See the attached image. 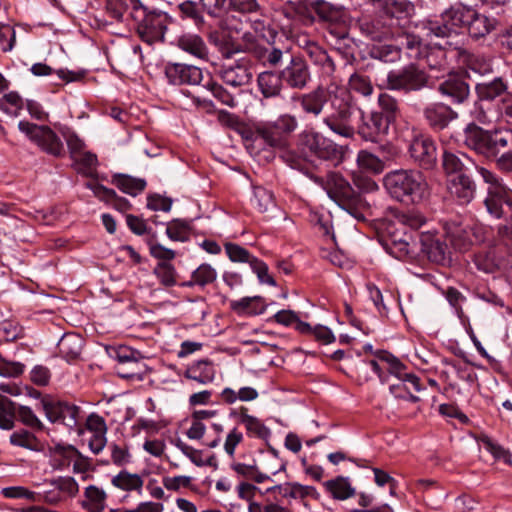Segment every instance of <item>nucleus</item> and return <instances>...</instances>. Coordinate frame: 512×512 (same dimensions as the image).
I'll list each match as a JSON object with an SVG mask.
<instances>
[{
    "label": "nucleus",
    "instance_id": "9d476101",
    "mask_svg": "<svg viewBox=\"0 0 512 512\" xmlns=\"http://www.w3.org/2000/svg\"><path fill=\"white\" fill-rule=\"evenodd\" d=\"M18 128L42 151L55 157L63 155V143L60 137L50 127L45 125H36L27 121H20Z\"/></svg>",
    "mask_w": 512,
    "mask_h": 512
},
{
    "label": "nucleus",
    "instance_id": "4c0bfd02",
    "mask_svg": "<svg viewBox=\"0 0 512 512\" xmlns=\"http://www.w3.org/2000/svg\"><path fill=\"white\" fill-rule=\"evenodd\" d=\"M16 409L13 402L6 396L0 395V428L10 430L14 427Z\"/></svg>",
    "mask_w": 512,
    "mask_h": 512
},
{
    "label": "nucleus",
    "instance_id": "4468645a",
    "mask_svg": "<svg viewBox=\"0 0 512 512\" xmlns=\"http://www.w3.org/2000/svg\"><path fill=\"white\" fill-rule=\"evenodd\" d=\"M410 157L423 169H431L437 162V150L432 139L415 137L409 146Z\"/></svg>",
    "mask_w": 512,
    "mask_h": 512
},
{
    "label": "nucleus",
    "instance_id": "864d4df0",
    "mask_svg": "<svg viewBox=\"0 0 512 512\" xmlns=\"http://www.w3.org/2000/svg\"><path fill=\"white\" fill-rule=\"evenodd\" d=\"M22 329L12 321H2L0 323V340L14 341L20 337Z\"/></svg>",
    "mask_w": 512,
    "mask_h": 512
},
{
    "label": "nucleus",
    "instance_id": "6e6d98bb",
    "mask_svg": "<svg viewBox=\"0 0 512 512\" xmlns=\"http://www.w3.org/2000/svg\"><path fill=\"white\" fill-rule=\"evenodd\" d=\"M3 494L7 498H25L30 501L40 500V496H37L35 492L29 491L21 486L7 487L3 489Z\"/></svg>",
    "mask_w": 512,
    "mask_h": 512
},
{
    "label": "nucleus",
    "instance_id": "e433bc0d",
    "mask_svg": "<svg viewBox=\"0 0 512 512\" xmlns=\"http://www.w3.org/2000/svg\"><path fill=\"white\" fill-rule=\"evenodd\" d=\"M112 484L124 491L139 490L143 486V480L138 474L121 471L112 478Z\"/></svg>",
    "mask_w": 512,
    "mask_h": 512
},
{
    "label": "nucleus",
    "instance_id": "f704fd0d",
    "mask_svg": "<svg viewBox=\"0 0 512 512\" xmlns=\"http://www.w3.org/2000/svg\"><path fill=\"white\" fill-rule=\"evenodd\" d=\"M306 52L313 63L319 65L326 75H330L335 70V64L331 57L316 44H311L306 48Z\"/></svg>",
    "mask_w": 512,
    "mask_h": 512
},
{
    "label": "nucleus",
    "instance_id": "5fc2aeb1",
    "mask_svg": "<svg viewBox=\"0 0 512 512\" xmlns=\"http://www.w3.org/2000/svg\"><path fill=\"white\" fill-rule=\"evenodd\" d=\"M385 357H386L385 372H388L389 374L394 375L397 379L402 378L405 375L411 374V373H406L404 371L405 366L399 361L398 358H396L391 353L385 351Z\"/></svg>",
    "mask_w": 512,
    "mask_h": 512
},
{
    "label": "nucleus",
    "instance_id": "473e14b6",
    "mask_svg": "<svg viewBox=\"0 0 512 512\" xmlns=\"http://www.w3.org/2000/svg\"><path fill=\"white\" fill-rule=\"evenodd\" d=\"M507 89L508 85L501 77H497L487 83L477 84L476 86L477 94L482 100H494L504 94Z\"/></svg>",
    "mask_w": 512,
    "mask_h": 512
},
{
    "label": "nucleus",
    "instance_id": "7ed1b4c3",
    "mask_svg": "<svg viewBox=\"0 0 512 512\" xmlns=\"http://www.w3.org/2000/svg\"><path fill=\"white\" fill-rule=\"evenodd\" d=\"M313 180L349 215L357 220L365 219L364 211L368 208L367 202L355 192L340 173L329 172L325 178L316 176Z\"/></svg>",
    "mask_w": 512,
    "mask_h": 512
},
{
    "label": "nucleus",
    "instance_id": "603ef678",
    "mask_svg": "<svg viewBox=\"0 0 512 512\" xmlns=\"http://www.w3.org/2000/svg\"><path fill=\"white\" fill-rule=\"evenodd\" d=\"M86 498L90 504L91 509L98 512L104 509L105 493L96 486H89L85 491Z\"/></svg>",
    "mask_w": 512,
    "mask_h": 512
},
{
    "label": "nucleus",
    "instance_id": "412c9836",
    "mask_svg": "<svg viewBox=\"0 0 512 512\" xmlns=\"http://www.w3.org/2000/svg\"><path fill=\"white\" fill-rule=\"evenodd\" d=\"M232 415L236 416L239 423L245 427L248 436L263 440H266L270 437V429L265 426V424L260 419L248 414L247 407H240L237 411L233 412Z\"/></svg>",
    "mask_w": 512,
    "mask_h": 512
},
{
    "label": "nucleus",
    "instance_id": "7c9ffc66",
    "mask_svg": "<svg viewBox=\"0 0 512 512\" xmlns=\"http://www.w3.org/2000/svg\"><path fill=\"white\" fill-rule=\"evenodd\" d=\"M112 183L122 192L131 196L141 193L146 187V181L141 178H135L126 174H116L112 178Z\"/></svg>",
    "mask_w": 512,
    "mask_h": 512
},
{
    "label": "nucleus",
    "instance_id": "69168bd1",
    "mask_svg": "<svg viewBox=\"0 0 512 512\" xmlns=\"http://www.w3.org/2000/svg\"><path fill=\"white\" fill-rule=\"evenodd\" d=\"M149 250L151 256H153L156 259L163 260V262H169L170 260L175 258V252L173 250L166 248L159 243L150 242Z\"/></svg>",
    "mask_w": 512,
    "mask_h": 512
},
{
    "label": "nucleus",
    "instance_id": "1a4fd4ad",
    "mask_svg": "<svg viewBox=\"0 0 512 512\" xmlns=\"http://www.w3.org/2000/svg\"><path fill=\"white\" fill-rule=\"evenodd\" d=\"M299 141L303 150L321 160L340 162L344 158L345 148L319 132H303Z\"/></svg>",
    "mask_w": 512,
    "mask_h": 512
},
{
    "label": "nucleus",
    "instance_id": "6e6552de",
    "mask_svg": "<svg viewBox=\"0 0 512 512\" xmlns=\"http://www.w3.org/2000/svg\"><path fill=\"white\" fill-rule=\"evenodd\" d=\"M298 127L295 116L282 114L274 121L258 122L254 125L256 138L271 147H282L285 139Z\"/></svg>",
    "mask_w": 512,
    "mask_h": 512
},
{
    "label": "nucleus",
    "instance_id": "09e8293b",
    "mask_svg": "<svg viewBox=\"0 0 512 512\" xmlns=\"http://www.w3.org/2000/svg\"><path fill=\"white\" fill-rule=\"evenodd\" d=\"M62 135L66 140L71 157L78 159L79 154H81L85 148V143L69 129L63 130Z\"/></svg>",
    "mask_w": 512,
    "mask_h": 512
},
{
    "label": "nucleus",
    "instance_id": "a211bd4d",
    "mask_svg": "<svg viewBox=\"0 0 512 512\" xmlns=\"http://www.w3.org/2000/svg\"><path fill=\"white\" fill-rule=\"evenodd\" d=\"M389 126V120L382 113L373 112L363 117V122L358 126V134L366 141L376 142L388 133Z\"/></svg>",
    "mask_w": 512,
    "mask_h": 512
},
{
    "label": "nucleus",
    "instance_id": "a878e982",
    "mask_svg": "<svg viewBox=\"0 0 512 512\" xmlns=\"http://www.w3.org/2000/svg\"><path fill=\"white\" fill-rule=\"evenodd\" d=\"M283 83L280 72L265 71L260 73L257 78L259 91L265 98L280 96L283 90Z\"/></svg>",
    "mask_w": 512,
    "mask_h": 512
},
{
    "label": "nucleus",
    "instance_id": "423d86ee",
    "mask_svg": "<svg viewBox=\"0 0 512 512\" xmlns=\"http://www.w3.org/2000/svg\"><path fill=\"white\" fill-rule=\"evenodd\" d=\"M483 180L489 184L485 205L488 212L495 218L507 217L512 212V194L500 183L498 177L484 167L477 168Z\"/></svg>",
    "mask_w": 512,
    "mask_h": 512
},
{
    "label": "nucleus",
    "instance_id": "ddd939ff",
    "mask_svg": "<svg viewBox=\"0 0 512 512\" xmlns=\"http://www.w3.org/2000/svg\"><path fill=\"white\" fill-rule=\"evenodd\" d=\"M41 405L49 421L62 423L69 428L77 425L80 414L78 406L68 402L48 399H42Z\"/></svg>",
    "mask_w": 512,
    "mask_h": 512
},
{
    "label": "nucleus",
    "instance_id": "052dcab7",
    "mask_svg": "<svg viewBox=\"0 0 512 512\" xmlns=\"http://www.w3.org/2000/svg\"><path fill=\"white\" fill-rule=\"evenodd\" d=\"M399 221L412 229H419L426 223V218L417 211H410L399 216Z\"/></svg>",
    "mask_w": 512,
    "mask_h": 512
},
{
    "label": "nucleus",
    "instance_id": "c9c22d12",
    "mask_svg": "<svg viewBox=\"0 0 512 512\" xmlns=\"http://www.w3.org/2000/svg\"><path fill=\"white\" fill-rule=\"evenodd\" d=\"M465 161H471V159L464 153L457 155L453 152L445 151L442 158V166L445 172L449 175H457L462 173L465 167Z\"/></svg>",
    "mask_w": 512,
    "mask_h": 512
},
{
    "label": "nucleus",
    "instance_id": "0eeeda50",
    "mask_svg": "<svg viewBox=\"0 0 512 512\" xmlns=\"http://www.w3.org/2000/svg\"><path fill=\"white\" fill-rule=\"evenodd\" d=\"M448 20L453 21L454 26H465L469 35L475 39L487 36L497 25L495 18H490L467 7L447 11L444 21Z\"/></svg>",
    "mask_w": 512,
    "mask_h": 512
},
{
    "label": "nucleus",
    "instance_id": "de8ad7c7",
    "mask_svg": "<svg viewBox=\"0 0 512 512\" xmlns=\"http://www.w3.org/2000/svg\"><path fill=\"white\" fill-rule=\"evenodd\" d=\"M216 271L208 264L200 265L192 275L193 282L197 285L204 286L212 283L216 279Z\"/></svg>",
    "mask_w": 512,
    "mask_h": 512
},
{
    "label": "nucleus",
    "instance_id": "680f3d73",
    "mask_svg": "<svg viewBox=\"0 0 512 512\" xmlns=\"http://www.w3.org/2000/svg\"><path fill=\"white\" fill-rule=\"evenodd\" d=\"M231 468L242 481L255 479L256 463H232Z\"/></svg>",
    "mask_w": 512,
    "mask_h": 512
},
{
    "label": "nucleus",
    "instance_id": "f8f14e48",
    "mask_svg": "<svg viewBox=\"0 0 512 512\" xmlns=\"http://www.w3.org/2000/svg\"><path fill=\"white\" fill-rule=\"evenodd\" d=\"M427 84L425 73L414 65L399 71H391L387 75V88L406 92L420 90Z\"/></svg>",
    "mask_w": 512,
    "mask_h": 512
},
{
    "label": "nucleus",
    "instance_id": "a18cd8bd",
    "mask_svg": "<svg viewBox=\"0 0 512 512\" xmlns=\"http://www.w3.org/2000/svg\"><path fill=\"white\" fill-rule=\"evenodd\" d=\"M349 89L363 96H369L373 92L371 81L364 75L354 73L349 78Z\"/></svg>",
    "mask_w": 512,
    "mask_h": 512
},
{
    "label": "nucleus",
    "instance_id": "20e7f679",
    "mask_svg": "<svg viewBox=\"0 0 512 512\" xmlns=\"http://www.w3.org/2000/svg\"><path fill=\"white\" fill-rule=\"evenodd\" d=\"M510 141L511 133L507 131L484 130L474 123L464 129L465 145L487 159L496 158Z\"/></svg>",
    "mask_w": 512,
    "mask_h": 512
},
{
    "label": "nucleus",
    "instance_id": "9b49d317",
    "mask_svg": "<svg viewBox=\"0 0 512 512\" xmlns=\"http://www.w3.org/2000/svg\"><path fill=\"white\" fill-rule=\"evenodd\" d=\"M243 51L253 54L263 64L277 66L282 63L287 51H282L276 47L264 45V41L251 31H246L242 35Z\"/></svg>",
    "mask_w": 512,
    "mask_h": 512
},
{
    "label": "nucleus",
    "instance_id": "338daca9",
    "mask_svg": "<svg viewBox=\"0 0 512 512\" xmlns=\"http://www.w3.org/2000/svg\"><path fill=\"white\" fill-rule=\"evenodd\" d=\"M16 40V34L10 26L0 27V46L4 52L11 51Z\"/></svg>",
    "mask_w": 512,
    "mask_h": 512
},
{
    "label": "nucleus",
    "instance_id": "dca6fc26",
    "mask_svg": "<svg viewBox=\"0 0 512 512\" xmlns=\"http://www.w3.org/2000/svg\"><path fill=\"white\" fill-rule=\"evenodd\" d=\"M165 74L169 82L174 85H197L203 78L202 70L199 67L183 63L167 64Z\"/></svg>",
    "mask_w": 512,
    "mask_h": 512
},
{
    "label": "nucleus",
    "instance_id": "37998d69",
    "mask_svg": "<svg viewBox=\"0 0 512 512\" xmlns=\"http://www.w3.org/2000/svg\"><path fill=\"white\" fill-rule=\"evenodd\" d=\"M10 442L15 446L23 447L29 450H38L40 448V443L37 438L26 430H21L11 434Z\"/></svg>",
    "mask_w": 512,
    "mask_h": 512
},
{
    "label": "nucleus",
    "instance_id": "f3484780",
    "mask_svg": "<svg viewBox=\"0 0 512 512\" xmlns=\"http://www.w3.org/2000/svg\"><path fill=\"white\" fill-rule=\"evenodd\" d=\"M447 189L460 204L470 203L476 195V183L465 173L452 175L447 181Z\"/></svg>",
    "mask_w": 512,
    "mask_h": 512
},
{
    "label": "nucleus",
    "instance_id": "a19ab883",
    "mask_svg": "<svg viewBox=\"0 0 512 512\" xmlns=\"http://www.w3.org/2000/svg\"><path fill=\"white\" fill-rule=\"evenodd\" d=\"M166 234L173 241L185 242L190 237V227L187 222L175 219L168 223Z\"/></svg>",
    "mask_w": 512,
    "mask_h": 512
},
{
    "label": "nucleus",
    "instance_id": "ea45409f",
    "mask_svg": "<svg viewBox=\"0 0 512 512\" xmlns=\"http://www.w3.org/2000/svg\"><path fill=\"white\" fill-rule=\"evenodd\" d=\"M378 103L385 119L389 120L390 124L393 123L400 113L397 100L386 93H382L378 98Z\"/></svg>",
    "mask_w": 512,
    "mask_h": 512
},
{
    "label": "nucleus",
    "instance_id": "2f4dec72",
    "mask_svg": "<svg viewBox=\"0 0 512 512\" xmlns=\"http://www.w3.org/2000/svg\"><path fill=\"white\" fill-rule=\"evenodd\" d=\"M83 339L74 333L65 334L58 342L60 353L67 359L77 358L82 351Z\"/></svg>",
    "mask_w": 512,
    "mask_h": 512
},
{
    "label": "nucleus",
    "instance_id": "13d9d810",
    "mask_svg": "<svg viewBox=\"0 0 512 512\" xmlns=\"http://www.w3.org/2000/svg\"><path fill=\"white\" fill-rule=\"evenodd\" d=\"M24 371V365L20 362H12L0 356V376L17 377Z\"/></svg>",
    "mask_w": 512,
    "mask_h": 512
},
{
    "label": "nucleus",
    "instance_id": "c756f323",
    "mask_svg": "<svg viewBox=\"0 0 512 512\" xmlns=\"http://www.w3.org/2000/svg\"><path fill=\"white\" fill-rule=\"evenodd\" d=\"M387 160V157L380 158L367 150H361L357 154L359 168L372 174L382 173L386 167Z\"/></svg>",
    "mask_w": 512,
    "mask_h": 512
},
{
    "label": "nucleus",
    "instance_id": "c85d7f7f",
    "mask_svg": "<svg viewBox=\"0 0 512 512\" xmlns=\"http://www.w3.org/2000/svg\"><path fill=\"white\" fill-rule=\"evenodd\" d=\"M184 376L187 379L194 380L200 384H207L214 380L215 369L211 362L207 360H201L190 365Z\"/></svg>",
    "mask_w": 512,
    "mask_h": 512
},
{
    "label": "nucleus",
    "instance_id": "6ab92c4d",
    "mask_svg": "<svg viewBox=\"0 0 512 512\" xmlns=\"http://www.w3.org/2000/svg\"><path fill=\"white\" fill-rule=\"evenodd\" d=\"M427 123L434 130H442L457 117V113L443 103H432L423 110Z\"/></svg>",
    "mask_w": 512,
    "mask_h": 512
},
{
    "label": "nucleus",
    "instance_id": "c03bdc74",
    "mask_svg": "<svg viewBox=\"0 0 512 512\" xmlns=\"http://www.w3.org/2000/svg\"><path fill=\"white\" fill-rule=\"evenodd\" d=\"M154 274L161 284L170 287L176 284V270L169 262H160L154 268Z\"/></svg>",
    "mask_w": 512,
    "mask_h": 512
},
{
    "label": "nucleus",
    "instance_id": "bb28decb",
    "mask_svg": "<svg viewBox=\"0 0 512 512\" xmlns=\"http://www.w3.org/2000/svg\"><path fill=\"white\" fill-rule=\"evenodd\" d=\"M178 47L190 55L205 59L208 55V48L203 39L193 33H184L177 40Z\"/></svg>",
    "mask_w": 512,
    "mask_h": 512
},
{
    "label": "nucleus",
    "instance_id": "49530a36",
    "mask_svg": "<svg viewBox=\"0 0 512 512\" xmlns=\"http://www.w3.org/2000/svg\"><path fill=\"white\" fill-rule=\"evenodd\" d=\"M254 201L261 213H265L274 207L272 192L263 187L254 188Z\"/></svg>",
    "mask_w": 512,
    "mask_h": 512
},
{
    "label": "nucleus",
    "instance_id": "4be33fe9",
    "mask_svg": "<svg viewBox=\"0 0 512 512\" xmlns=\"http://www.w3.org/2000/svg\"><path fill=\"white\" fill-rule=\"evenodd\" d=\"M277 488L284 497H290L301 502L305 508H310V501L318 500L320 496L313 486H305L299 483H287L283 486H277Z\"/></svg>",
    "mask_w": 512,
    "mask_h": 512
},
{
    "label": "nucleus",
    "instance_id": "774afa93",
    "mask_svg": "<svg viewBox=\"0 0 512 512\" xmlns=\"http://www.w3.org/2000/svg\"><path fill=\"white\" fill-rule=\"evenodd\" d=\"M88 188L92 190L93 194L102 201L111 203L117 198V194L114 190L109 189L101 184L89 183Z\"/></svg>",
    "mask_w": 512,
    "mask_h": 512
},
{
    "label": "nucleus",
    "instance_id": "79ce46f5",
    "mask_svg": "<svg viewBox=\"0 0 512 512\" xmlns=\"http://www.w3.org/2000/svg\"><path fill=\"white\" fill-rule=\"evenodd\" d=\"M225 251L232 262L249 263L250 267L252 266V262L257 259L255 256L251 255L247 249L238 244L226 243Z\"/></svg>",
    "mask_w": 512,
    "mask_h": 512
},
{
    "label": "nucleus",
    "instance_id": "58836bf2",
    "mask_svg": "<svg viewBox=\"0 0 512 512\" xmlns=\"http://www.w3.org/2000/svg\"><path fill=\"white\" fill-rule=\"evenodd\" d=\"M262 300L260 296L244 297L239 300L231 301L230 307L238 314H261L265 310L264 307L257 309L254 303L262 302Z\"/></svg>",
    "mask_w": 512,
    "mask_h": 512
},
{
    "label": "nucleus",
    "instance_id": "0e129e2a",
    "mask_svg": "<svg viewBox=\"0 0 512 512\" xmlns=\"http://www.w3.org/2000/svg\"><path fill=\"white\" fill-rule=\"evenodd\" d=\"M243 441V434L237 428H233L227 434L224 442V450L229 456H234L238 444Z\"/></svg>",
    "mask_w": 512,
    "mask_h": 512
},
{
    "label": "nucleus",
    "instance_id": "aec40b11",
    "mask_svg": "<svg viewBox=\"0 0 512 512\" xmlns=\"http://www.w3.org/2000/svg\"><path fill=\"white\" fill-rule=\"evenodd\" d=\"M421 250L427 258L437 264H445L449 261V248L440 238L423 234L420 238Z\"/></svg>",
    "mask_w": 512,
    "mask_h": 512
},
{
    "label": "nucleus",
    "instance_id": "f03ea898",
    "mask_svg": "<svg viewBox=\"0 0 512 512\" xmlns=\"http://www.w3.org/2000/svg\"><path fill=\"white\" fill-rule=\"evenodd\" d=\"M383 185L393 199L406 204H418L430 194L424 175L412 169L388 172L383 178Z\"/></svg>",
    "mask_w": 512,
    "mask_h": 512
},
{
    "label": "nucleus",
    "instance_id": "e2e57ef3",
    "mask_svg": "<svg viewBox=\"0 0 512 512\" xmlns=\"http://www.w3.org/2000/svg\"><path fill=\"white\" fill-rule=\"evenodd\" d=\"M389 251L391 255H393L397 259H404L405 257H408L413 253L411 245L405 239L393 241L392 245L389 247Z\"/></svg>",
    "mask_w": 512,
    "mask_h": 512
},
{
    "label": "nucleus",
    "instance_id": "72a5a7b5",
    "mask_svg": "<svg viewBox=\"0 0 512 512\" xmlns=\"http://www.w3.org/2000/svg\"><path fill=\"white\" fill-rule=\"evenodd\" d=\"M384 10L397 19L411 18L415 14V5L409 0H385Z\"/></svg>",
    "mask_w": 512,
    "mask_h": 512
},
{
    "label": "nucleus",
    "instance_id": "3c124183",
    "mask_svg": "<svg viewBox=\"0 0 512 512\" xmlns=\"http://www.w3.org/2000/svg\"><path fill=\"white\" fill-rule=\"evenodd\" d=\"M16 414L19 420L26 426L35 429H42L43 425L39 418L35 415V413L31 410V408L27 406H20L16 411Z\"/></svg>",
    "mask_w": 512,
    "mask_h": 512
},
{
    "label": "nucleus",
    "instance_id": "393cba45",
    "mask_svg": "<svg viewBox=\"0 0 512 512\" xmlns=\"http://www.w3.org/2000/svg\"><path fill=\"white\" fill-rule=\"evenodd\" d=\"M220 76L225 84L234 88L247 85L252 79L250 69L243 63L224 66Z\"/></svg>",
    "mask_w": 512,
    "mask_h": 512
},
{
    "label": "nucleus",
    "instance_id": "39448f33",
    "mask_svg": "<svg viewBox=\"0 0 512 512\" xmlns=\"http://www.w3.org/2000/svg\"><path fill=\"white\" fill-rule=\"evenodd\" d=\"M132 6L131 16L137 20V31L141 39L149 44L164 39L169 22L166 13L146 12L140 0H128Z\"/></svg>",
    "mask_w": 512,
    "mask_h": 512
},
{
    "label": "nucleus",
    "instance_id": "cd10ccee",
    "mask_svg": "<svg viewBox=\"0 0 512 512\" xmlns=\"http://www.w3.org/2000/svg\"><path fill=\"white\" fill-rule=\"evenodd\" d=\"M324 488L336 500H347L356 494L348 477L337 476L334 479L325 481Z\"/></svg>",
    "mask_w": 512,
    "mask_h": 512
},
{
    "label": "nucleus",
    "instance_id": "b1692460",
    "mask_svg": "<svg viewBox=\"0 0 512 512\" xmlns=\"http://www.w3.org/2000/svg\"><path fill=\"white\" fill-rule=\"evenodd\" d=\"M408 384H411L415 392L422 390L420 379L415 374L405 375L402 378H398L396 383L390 385V393L398 399H405L411 402L419 401V397L412 393V390L408 388Z\"/></svg>",
    "mask_w": 512,
    "mask_h": 512
},
{
    "label": "nucleus",
    "instance_id": "4d7b16f0",
    "mask_svg": "<svg viewBox=\"0 0 512 512\" xmlns=\"http://www.w3.org/2000/svg\"><path fill=\"white\" fill-rule=\"evenodd\" d=\"M251 269L256 273L260 283L271 286L276 285L274 278L268 272V266L260 259L257 258L252 262Z\"/></svg>",
    "mask_w": 512,
    "mask_h": 512
},
{
    "label": "nucleus",
    "instance_id": "5701e85b",
    "mask_svg": "<svg viewBox=\"0 0 512 512\" xmlns=\"http://www.w3.org/2000/svg\"><path fill=\"white\" fill-rule=\"evenodd\" d=\"M439 91L454 103H462L469 96L468 84L459 76H449L439 85Z\"/></svg>",
    "mask_w": 512,
    "mask_h": 512
},
{
    "label": "nucleus",
    "instance_id": "2eb2a0df",
    "mask_svg": "<svg viewBox=\"0 0 512 512\" xmlns=\"http://www.w3.org/2000/svg\"><path fill=\"white\" fill-rule=\"evenodd\" d=\"M284 83L292 89L306 88L311 76L306 61L301 57H291L288 65L280 71Z\"/></svg>",
    "mask_w": 512,
    "mask_h": 512
},
{
    "label": "nucleus",
    "instance_id": "f257e3e1",
    "mask_svg": "<svg viewBox=\"0 0 512 512\" xmlns=\"http://www.w3.org/2000/svg\"><path fill=\"white\" fill-rule=\"evenodd\" d=\"M299 102L304 112L314 116L320 115L327 104L328 112L323 120L325 125L332 132L344 138L354 136L352 117L358 109L348 88L330 85L325 90L319 87L299 96Z\"/></svg>",
    "mask_w": 512,
    "mask_h": 512
},
{
    "label": "nucleus",
    "instance_id": "bf43d9fd",
    "mask_svg": "<svg viewBox=\"0 0 512 512\" xmlns=\"http://www.w3.org/2000/svg\"><path fill=\"white\" fill-rule=\"evenodd\" d=\"M372 471L374 473L375 483L380 487L388 485L390 494L395 495V491L397 488L396 480L382 469L373 468Z\"/></svg>",
    "mask_w": 512,
    "mask_h": 512
},
{
    "label": "nucleus",
    "instance_id": "8fccbe9b",
    "mask_svg": "<svg viewBox=\"0 0 512 512\" xmlns=\"http://www.w3.org/2000/svg\"><path fill=\"white\" fill-rule=\"evenodd\" d=\"M111 356L120 364L135 365L138 363L139 353L127 346H120L116 349H113Z\"/></svg>",
    "mask_w": 512,
    "mask_h": 512
}]
</instances>
